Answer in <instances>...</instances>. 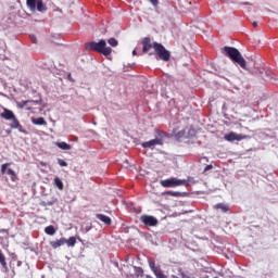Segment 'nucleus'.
<instances>
[{
	"mask_svg": "<svg viewBox=\"0 0 278 278\" xmlns=\"http://www.w3.org/2000/svg\"><path fill=\"white\" fill-rule=\"evenodd\" d=\"M224 53L235 64H239L241 68L247 70V60L240 53V50L233 47H224Z\"/></svg>",
	"mask_w": 278,
	"mask_h": 278,
	"instance_id": "1",
	"label": "nucleus"
},
{
	"mask_svg": "<svg viewBox=\"0 0 278 278\" xmlns=\"http://www.w3.org/2000/svg\"><path fill=\"white\" fill-rule=\"evenodd\" d=\"M86 51H97V53H101L102 55H112V48L108 47L105 40L101 39L99 42L91 41L85 43Z\"/></svg>",
	"mask_w": 278,
	"mask_h": 278,
	"instance_id": "2",
	"label": "nucleus"
},
{
	"mask_svg": "<svg viewBox=\"0 0 278 278\" xmlns=\"http://www.w3.org/2000/svg\"><path fill=\"white\" fill-rule=\"evenodd\" d=\"M153 49L157 54L160 60L163 62H168L170 60V52L162 43L153 42Z\"/></svg>",
	"mask_w": 278,
	"mask_h": 278,
	"instance_id": "3",
	"label": "nucleus"
},
{
	"mask_svg": "<svg viewBox=\"0 0 278 278\" xmlns=\"http://www.w3.org/2000/svg\"><path fill=\"white\" fill-rule=\"evenodd\" d=\"M185 184L186 180H179L176 178L161 180V186H163V188H177V186H185Z\"/></svg>",
	"mask_w": 278,
	"mask_h": 278,
	"instance_id": "4",
	"label": "nucleus"
},
{
	"mask_svg": "<svg viewBox=\"0 0 278 278\" xmlns=\"http://www.w3.org/2000/svg\"><path fill=\"white\" fill-rule=\"evenodd\" d=\"M247 138H249V136L247 135H242V134H237V132H229V134H226L224 136V140H226L227 142H233V141H238L240 142V140H247Z\"/></svg>",
	"mask_w": 278,
	"mask_h": 278,
	"instance_id": "5",
	"label": "nucleus"
},
{
	"mask_svg": "<svg viewBox=\"0 0 278 278\" xmlns=\"http://www.w3.org/2000/svg\"><path fill=\"white\" fill-rule=\"evenodd\" d=\"M26 3L29 10L31 11L36 10V5H37L38 12H45V10H47V7H45V3H42V0H27Z\"/></svg>",
	"mask_w": 278,
	"mask_h": 278,
	"instance_id": "6",
	"label": "nucleus"
},
{
	"mask_svg": "<svg viewBox=\"0 0 278 278\" xmlns=\"http://www.w3.org/2000/svg\"><path fill=\"white\" fill-rule=\"evenodd\" d=\"M140 220L148 227H155L157 225V218L151 215H141Z\"/></svg>",
	"mask_w": 278,
	"mask_h": 278,
	"instance_id": "7",
	"label": "nucleus"
},
{
	"mask_svg": "<svg viewBox=\"0 0 278 278\" xmlns=\"http://www.w3.org/2000/svg\"><path fill=\"white\" fill-rule=\"evenodd\" d=\"M12 123L10 124L11 129H17L20 134H27V130L23 128V125H21V122H18V118L13 117Z\"/></svg>",
	"mask_w": 278,
	"mask_h": 278,
	"instance_id": "8",
	"label": "nucleus"
},
{
	"mask_svg": "<svg viewBox=\"0 0 278 278\" xmlns=\"http://www.w3.org/2000/svg\"><path fill=\"white\" fill-rule=\"evenodd\" d=\"M157 144H162V139H152L150 141H146L141 144L143 149H155Z\"/></svg>",
	"mask_w": 278,
	"mask_h": 278,
	"instance_id": "9",
	"label": "nucleus"
},
{
	"mask_svg": "<svg viewBox=\"0 0 278 278\" xmlns=\"http://www.w3.org/2000/svg\"><path fill=\"white\" fill-rule=\"evenodd\" d=\"M150 49H153V43H151V38L146 37L142 39V51L143 53H149Z\"/></svg>",
	"mask_w": 278,
	"mask_h": 278,
	"instance_id": "10",
	"label": "nucleus"
},
{
	"mask_svg": "<svg viewBox=\"0 0 278 278\" xmlns=\"http://www.w3.org/2000/svg\"><path fill=\"white\" fill-rule=\"evenodd\" d=\"M16 115H14V112H12L9 109H3V112L0 114L1 118H4V121H12Z\"/></svg>",
	"mask_w": 278,
	"mask_h": 278,
	"instance_id": "11",
	"label": "nucleus"
},
{
	"mask_svg": "<svg viewBox=\"0 0 278 278\" xmlns=\"http://www.w3.org/2000/svg\"><path fill=\"white\" fill-rule=\"evenodd\" d=\"M149 266H150L151 270L154 273L155 277L163 274L162 268H160V266L155 265V262L149 261Z\"/></svg>",
	"mask_w": 278,
	"mask_h": 278,
	"instance_id": "12",
	"label": "nucleus"
},
{
	"mask_svg": "<svg viewBox=\"0 0 278 278\" xmlns=\"http://www.w3.org/2000/svg\"><path fill=\"white\" fill-rule=\"evenodd\" d=\"M96 218H98V220H101V223H104V225H112V218H110V216L108 215L97 214Z\"/></svg>",
	"mask_w": 278,
	"mask_h": 278,
	"instance_id": "13",
	"label": "nucleus"
},
{
	"mask_svg": "<svg viewBox=\"0 0 278 278\" xmlns=\"http://www.w3.org/2000/svg\"><path fill=\"white\" fill-rule=\"evenodd\" d=\"M50 244H51L52 249H59V247H63V244H66V239L61 238L56 241H51Z\"/></svg>",
	"mask_w": 278,
	"mask_h": 278,
	"instance_id": "14",
	"label": "nucleus"
},
{
	"mask_svg": "<svg viewBox=\"0 0 278 278\" xmlns=\"http://www.w3.org/2000/svg\"><path fill=\"white\" fill-rule=\"evenodd\" d=\"M28 103H38V101H36V100H24V101H21V102H16V108L18 110H23L25 108V105H27Z\"/></svg>",
	"mask_w": 278,
	"mask_h": 278,
	"instance_id": "15",
	"label": "nucleus"
},
{
	"mask_svg": "<svg viewBox=\"0 0 278 278\" xmlns=\"http://www.w3.org/2000/svg\"><path fill=\"white\" fill-rule=\"evenodd\" d=\"M56 147H59V149H62L63 151H71V144L66 143V142H56Z\"/></svg>",
	"mask_w": 278,
	"mask_h": 278,
	"instance_id": "16",
	"label": "nucleus"
},
{
	"mask_svg": "<svg viewBox=\"0 0 278 278\" xmlns=\"http://www.w3.org/2000/svg\"><path fill=\"white\" fill-rule=\"evenodd\" d=\"M54 186L59 190H64V182H62V179H60V177L54 178Z\"/></svg>",
	"mask_w": 278,
	"mask_h": 278,
	"instance_id": "17",
	"label": "nucleus"
},
{
	"mask_svg": "<svg viewBox=\"0 0 278 278\" xmlns=\"http://www.w3.org/2000/svg\"><path fill=\"white\" fill-rule=\"evenodd\" d=\"M45 233L48 236H55V227L53 225L47 226L45 228Z\"/></svg>",
	"mask_w": 278,
	"mask_h": 278,
	"instance_id": "18",
	"label": "nucleus"
},
{
	"mask_svg": "<svg viewBox=\"0 0 278 278\" xmlns=\"http://www.w3.org/2000/svg\"><path fill=\"white\" fill-rule=\"evenodd\" d=\"M31 123L33 125H47V121L43 117L33 118Z\"/></svg>",
	"mask_w": 278,
	"mask_h": 278,
	"instance_id": "19",
	"label": "nucleus"
},
{
	"mask_svg": "<svg viewBox=\"0 0 278 278\" xmlns=\"http://www.w3.org/2000/svg\"><path fill=\"white\" fill-rule=\"evenodd\" d=\"M0 264L5 270H8V262H5V255H3V252H1V250H0Z\"/></svg>",
	"mask_w": 278,
	"mask_h": 278,
	"instance_id": "20",
	"label": "nucleus"
},
{
	"mask_svg": "<svg viewBox=\"0 0 278 278\" xmlns=\"http://www.w3.org/2000/svg\"><path fill=\"white\" fill-rule=\"evenodd\" d=\"M65 244H67V247H75V244H77V239L75 237H70L68 240L65 239Z\"/></svg>",
	"mask_w": 278,
	"mask_h": 278,
	"instance_id": "21",
	"label": "nucleus"
},
{
	"mask_svg": "<svg viewBox=\"0 0 278 278\" xmlns=\"http://www.w3.org/2000/svg\"><path fill=\"white\" fill-rule=\"evenodd\" d=\"M215 210H222L223 212H229V206L223 203H218L215 205Z\"/></svg>",
	"mask_w": 278,
	"mask_h": 278,
	"instance_id": "22",
	"label": "nucleus"
},
{
	"mask_svg": "<svg viewBox=\"0 0 278 278\" xmlns=\"http://www.w3.org/2000/svg\"><path fill=\"white\" fill-rule=\"evenodd\" d=\"M7 175L11 176V180H12V181H16V172H14V169L9 168V169L7 170Z\"/></svg>",
	"mask_w": 278,
	"mask_h": 278,
	"instance_id": "23",
	"label": "nucleus"
},
{
	"mask_svg": "<svg viewBox=\"0 0 278 278\" xmlns=\"http://www.w3.org/2000/svg\"><path fill=\"white\" fill-rule=\"evenodd\" d=\"M108 42L111 47H118V40L116 38H110Z\"/></svg>",
	"mask_w": 278,
	"mask_h": 278,
	"instance_id": "24",
	"label": "nucleus"
},
{
	"mask_svg": "<svg viewBox=\"0 0 278 278\" xmlns=\"http://www.w3.org/2000/svg\"><path fill=\"white\" fill-rule=\"evenodd\" d=\"M10 166V163H4L1 165V174L5 175L8 173V167Z\"/></svg>",
	"mask_w": 278,
	"mask_h": 278,
	"instance_id": "25",
	"label": "nucleus"
},
{
	"mask_svg": "<svg viewBox=\"0 0 278 278\" xmlns=\"http://www.w3.org/2000/svg\"><path fill=\"white\" fill-rule=\"evenodd\" d=\"M166 194H169L170 197H181L179 191H167Z\"/></svg>",
	"mask_w": 278,
	"mask_h": 278,
	"instance_id": "26",
	"label": "nucleus"
},
{
	"mask_svg": "<svg viewBox=\"0 0 278 278\" xmlns=\"http://www.w3.org/2000/svg\"><path fill=\"white\" fill-rule=\"evenodd\" d=\"M184 136H186V130H180V131H178L176 135H175V137L176 138H184Z\"/></svg>",
	"mask_w": 278,
	"mask_h": 278,
	"instance_id": "27",
	"label": "nucleus"
},
{
	"mask_svg": "<svg viewBox=\"0 0 278 278\" xmlns=\"http://www.w3.org/2000/svg\"><path fill=\"white\" fill-rule=\"evenodd\" d=\"M58 164L60 166H68V163H66V161L62 160V159H58Z\"/></svg>",
	"mask_w": 278,
	"mask_h": 278,
	"instance_id": "28",
	"label": "nucleus"
},
{
	"mask_svg": "<svg viewBox=\"0 0 278 278\" xmlns=\"http://www.w3.org/2000/svg\"><path fill=\"white\" fill-rule=\"evenodd\" d=\"M156 278H168V277H166V275H164V273H163V274H159V276H156Z\"/></svg>",
	"mask_w": 278,
	"mask_h": 278,
	"instance_id": "29",
	"label": "nucleus"
},
{
	"mask_svg": "<svg viewBox=\"0 0 278 278\" xmlns=\"http://www.w3.org/2000/svg\"><path fill=\"white\" fill-rule=\"evenodd\" d=\"M150 2L152 3V5H157V3H159L157 0H150Z\"/></svg>",
	"mask_w": 278,
	"mask_h": 278,
	"instance_id": "30",
	"label": "nucleus"
},
{
	"mask_svg": "<svg viewBox=\"0 0 278 278\" xmlns=\"http://www.w3.org/2000/svg\"><path fill=\"white\" fill-rule=\"evenodd\" d=\"M31 40H33L34 45H36L38 42V39H36L35 36L31 37Z\"/></svg>",
	"mask_w": 278,
	"mask_h": 278,
	"instance_id": "31",
	"label": "nucleus"
},
{
	"mask_svg": "<svg viewBox=\"0 0 278 278\" xmlns=\"http://www.w3.org/2000/svg\"><path fill=\"white\" fill-rule=\"evenodd\" d=\"M204 170H212V165H207Z\"/></svg>",
	"mask_w": 278,
	"mask_h": 278,
	"instance_id": "32",
	"label": "nucleus"
},
{
	"mask_svg": "<svg viewBox=\"0 0 278 278\" xmlns=\"http://www.w3.org/2000/svg\"><path fill=\"white\" fill-rule=\"evenodd\" d=\"M7 232H8V230H5V229L0 230V233H7Z\"/></svg>",
	"mask_w": 278,
	"mask_h": 278,
	"instance_id": "33",
	"label": "nucleus"
},
{
	"mask_svg": "<svg viewBox=\"0 0 278 278\" xmlns=\"http://www.w3.org/2000/svg\"><path fill=\"white\" fill-rule=\"evenodd\" d=\"M253 27H257V22H253Z\"/></svg>",
	"mask_w": 278,
	"mask_h": 278,
	"instance_id": "34",
	"label": "nucleus"
},
{
	"mask_svg": "<svg viewBox=\"0 0 278 278\" xmlns=\"http://www.w3.org/2000/svg\"><path fill=\"white\" fill-rule=\"evenodd\" d=\"M68 79H70V81H73V78L71 77V74H68Z\"/></svg>",
	"mask_w": 278,
	"mask_h": 278,
	"instance_id": "35",
	"label": "nucleus"
},
{
	"mask_svg": "<svg viewBox=\"0 0 278 278\" xmlns=\"http://www.w3.org/2000/svg\"><path fill=\"white\" fill-rule=\"evenodd\" d=\"M7 134H12V130H7Z\"/></svg>",
	"mask_w": 278,
	"mask_h": 278,
	"instance_id": "36",
	"label": "nucleus"
},
{
	"mask_svg": "<svg viewBox=\"0 0 278 278\" xmlns=\"http://www.w3.org/2000/svg\"><path fill=\"white\" fill-rule=\"evenodd\" d=\"M132 55H136V50L132 51Z\"/></svg>",
	"mask_w": 278,
	"mask_h": 278,
	"instance_id": "37",
	"label": "nucleus"
},
{
	"mask_svg": "<svg viewBox=\"0 0 278 278\" xmlns=\"http://www.w3.org/2000/svg\"><path fill=\"white\" fill-rule=\"evenodd\" d=\"M139 271L142 273V268H139Z\"/></svg>",
	"mask_w": 278,
	"mask_h": 278,
	"instance_id": "38",
	"label": "nucleus"
}]
</instances>
